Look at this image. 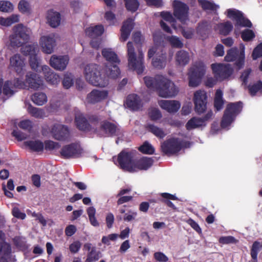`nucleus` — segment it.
Segmentation results:
<instances>
[{
	"label": "nucleus",
	"mask_w": 262,
	"mask_h": 262,
	"mask_svg": "<svg viewBox=\"0 0 262 262\" xmlns=\"http://www.w3.org/2000/svg\"><path fill=\"white\" fill-rule=\"evenodd\" d=\"M84 75L86 80L91 84L104 88L108 84L105 74H103L101 67L95 63H90L85 67Z\"/></svg>",
	"instance_id": "obj_1"
},
{
	"label": "nucleus",
	"mask_w": 262,
	"mask_h": 262,
	"mask_svg": "<svg viewBox=\"0 0 262 262\" xmlns=\"http://www.w3.org/2000/svg\"><path fill=\"white\" fill-rule=\"evenodd\" d=\"M128 66L129 69L136 71L138 74H141L144 70V54L142 50H139L138 56L137 57L132 42L127 43Z\"/></svg>",
	"instance_id": "obj_2"
},
{
	"label": "nucleus",
	"mask_w": 262,
	"mask_h": 262,
	"mask_svg": "<svg viewBox=\"0 0 262 262\" xmlns=\"http://www.w3.org/2000/svg\"><path fill=\"white\" fill-rule=\"evenodd\" d=\"M191 142L179 138H171L164 141L161 146L162 152L168 156L177 154L183 148L190 147Z\"/></svg>",
	"instance_id": "obj_3"
},
{
	"label": "nucleus",
	"mask_w": 262,
	"mask_h": 262,
	"mask_svg": "<svg viewBox=\"0 0 262 262\" xmlns=\"http://www.w3.org/2000/svg\"><path fill=\"white\" fill-rule=\"evenodd\" d=\"M243 107V103L241 101L228 104L221 122V127L225 128L229 126L234 120L236 116L241 112Z\"/></svg>",
	"instance_id": "obj_4"
},
{
	"label": "nucleus",
	"mask_w": 262,
	"mask_h": 262,
	"mask_svg": "<svg viewBox=\"0 0 262 262\" xmlns=\"http://www.w3.org/2000/svg\"><path fill=\"white\" fill-rule=\"evenodd\" d=\"M157 80L159 85L157 91L159 96L163 98H171L177 95L179 89L172 81L163 76L159 77Z\"/></svg>",
	"instance_id": "obj_5"
},
{
	"label": "nucleus",
	"mask_w": 262,
	"mask_h": 262,
	"mask_svg": "<svg viewBox=\"0 0 262 262\" xmlns=\"http://www.w3.org/2000/svg\"><path fill=\"white\" fill-rule=\"evenodd\" d=\"M205 72L206 67L203 62L201 61L195 62L190 68L188 74L189 86L191 87L198 86Z\"/></svg>",
	"instance_id": "obj_6"
},
{
	"label": "nucleus",
	"mask_w": 262,
	"mask_h": 262,
	"mask_svg": "<svg viewBox=\"0 0 262 262\" xmlns=\"http://www.w3.org/2000/svg\"><path fill=\"white\" fill-rule=\"evenodd\" d=\"M211 67L214 77L217 81H223L228 79L233 72L229 64L212 63Z\"/></svg>",
	"instance_id": "obj_7"
},
{
	"label": "nucleus",
	"mask_w": 262,
	"mask_h": 262,
	"mask_svg": "<svg viewBox=\"0 0 262 262\" xmlns=\"http://www.w3.org/2000/svg\"><path fill=\"white\" fill-rule=\"evenodd\" d=\"M227 17L236 21L235 26L251 28L252 24L251 21L245 18L243 13L239 10L235 9H228L226 11Z\"/></svg>",
	"instance_id": "obj_8"
},
{
	"label": "nucleus",
	"mask_w": 262,
	"mask_h": 262,
	"mask_svg": "<svg viewBox=\"0 0 262 262\" xmlns=\"http://www.w3.org/2000/svg\"><path fill=\"white\" fill-rule=\"evenodd\" d=\"M100 128L106 137H122L124 136V131L120 126L107 120L101 122Z\"/></svg>",
	"instance_id": "obj_9"
},
{
	"label": "nucleus",
	"mask_w": 262,
	"mask_h": 262,
	"mask_svg": "<svg viewBox=\"0 0 262 262\" xmlns=\"http://www.w3.org/2000/svg\"><path fill=\"white\" fill-rule=\"evenodd\" d=\"M193 102L196 113L201 115L204 113L207 108V96L205 91L199 90L194 93Z\"/></svg>",
	"instance_id": "obj_10"
},
{
	"label": "nucleus",
	"mask_w": 262,
	"mask_h": 262,
	"mask_svg": "<svg viewBox=\"0 0 262 262\" xmlns=\"http://www.w3.org/2000/svg\"><path fill=\"white\" fill-rule=\"evenodd\" d=\"M120 168L124 170L131 172L134 170L133 168L134 159L132 152H126L124 150L121 151L117 158Z\"/></svg>",
	"instance_id": "obj_11"
},
{
	"label": "nucleus",
	"mask_w": 262,
	"mask_h": 262,
	"mask_svg": "<svg viewBox=\"0 0 262 262\" xmlns=\"http://www.w3.org/2000/svg\"><path fill=\"white\" fill-rule=\"evenodd\" d=\"M82 149L76 143H72L63 146L60 151L61 157L64 159L79 157L82 153Z\"/></svg>",
	"instance_id": "obj_12"
},
{
	"label": "nucleus",
	"mask_w": 262,
	"mask_h": 262,
	"mask_svg": "<svg viewBox=\"0 0 262 262\" xmlns=\"http://www.w3.org/2000/svg\"><path fill=\"white\" fill-rule=\"evenodd\" d=\"M173 15L182 23L184 24L188 19L189 7L185 3L177 0L173 3Z\"/></svg>",
	"instance_id": "obj_13"
},
{
	"label": "nucleus",
	"mask_w": 262,
	"mask_h": 262,
	"mask_svg": "<svg viewBox=\"0 0 262 262\" xmlns=\"http://www.w3.org/2000/svg\"><path fill=\"white\" fill-rule=\"evenodd\" d=\"M54 138L59 141H65L69 136V130L67 126L59 123L54 124L51 130Z\"/></svg>",
	"instance_id": "obj_14"
},
{
	"label": "nucleus",
	"mask_w": 262,
	"mask_h": 262,
	"mask_svg": "<svg viewBox=\"0 0 262 262\" xmlns=\"http://www.w3.org/2000/svg\"><path fill=\"white\" fill-rule=\"evenodd\" d=\"M108 95L107 90H93L89 93L86 97V100L89 103L95 104L106 99Z\"/></svg>",
	"instance_id": "obj_15"
},
{
	"label": "nucleus",
	"mask_w": 262,
	"mask_h": 262,
	"mask_svg": "<svg viewBox=\"0 0 262 262\" xmlns=\"http://www.w3.org/2000/svg\"><path fill=\"white\" fill-rule=\"evenodd\" d=\"M69 61V58L67 55L57 56L53 55L50 60V64L54 69L58 71H63L67 67Z\"/></svg>",
	"instance_id": "obj_16"
},
{
	"label": "nucleus",
	"mask_w": 262,
	"mask_h": 262,
	"mask_svg": "<svg viewBox=\"0 0 262 262\" xmlns=\"http://www.w3.org/2000/svg\"><path fill=\"white\" fill-rule=\"evenodd\" d=\"M124 105L126 107L134 111H139L143 107L141 99L135 94H129L127 96Z\"/></svg>",
	"instance_id": "obj_17"
},
{
	"label": "nucleus",
	"mask_w": 262,
	"mask_h": 262,
	"mask_svg": "<svg viewBox=\"0 0 262 262\" xmlns=\"http://www.w3.org/2000/svg\"><path fill=\"white\" fill-rule=\"evenodd\" d=\"M153 163L154 160L151 158L143 157L138 160L134 159L133 166L134 170L131 172L147 170L152 165Z\"/></svg>",
	"instance_id": "obj_18"
},
{
	"label": "nucleus",
	"mask_w": 262,
	"mask_h": 262,
	"mask_svg": "<svg viewBox=\"0 0 262 262\" xmlns=\"http://www.w3.org/2000/svg\"><path fill=\"white\" fill-rule=\"evenodd\" d=\"M158 104L163 110L169 113H176L180 108V103L176 100H161L158 101Z\"/></svg>",
	"instance_id": "obj_19"
},
{
	"label": "nucleus",
	"mask_w": 262,
	"mask_h": 262,
	"mask_svg": "<svg viewBox=\"0 0 262 262\" xmlns=\"http://www.w3.org/2000/svg\"><path fill=\"white\" fill-rule=\"evenodd\" d=\"M26 82L32 89H37L43 85V80L36 73L29 72L26 76Z\"/></svg>",
	"instance_id": "obj_20"
},
{
	"label": "nucleus",
	"mask_w": 262,
	"mask_h": 262,
	"mask_svg": "<svg viewBox=\"0 0 262 262\" xmlns=\"http://www.w3.org/2000/svg\"><path fill=\"white\" fill-rule=\"evenodd\" d=\"M134 19L133 18H128L123 22L121 29L120 40L121 41H125L128 38L130 32L134 28Z\"/></svg>",
	"instance_id": "obj_21"
},
{
	"label": "nucleus",
	"mask_w": 262,
	"mask_h": 262,
	"mask_svg": "<svg viewBox=\"0 0 262 262\" xmlns=\"http://www.w3.org/2000/svg\"><path fill=\"white\" fill-rule=\"evenodd\" d=\"M40 44L43 52L46 54L52 53L56 45L55 39L49 36H43L41 37Z\"/></svg>",
	"instance_id": "obj_22"
},
{
	"label": "nucleus",
	"mask_w": 262,
	"mask_h": 262,
	"mask_svg": "<svg viewBox=\"0 0 262 262\" xmlns=\"http://www.w3.org/2000/svg\"><path fill=\"white\" fill-rule=\"evenodd\" d=\"M42 70L46 81L52 85L57 84L60 81L58 75L54 73L47 66L42 67Z\"/></svg>",
	"instance_id": "obj_23"
},
{
	"label": "nucleus",
	"mask_w": 262,
	"mask_h": 262,
	"mask_svg": "<svg viewBox=\"0 0 262 262\" xmlns=\"http://www.w3.org/2000/svg\"><path fill=\"white\" fill-rule=\"evenodd\" d=\"M102 55L105 60L108 61L106 64H119L120 60L117 54L111 49H103L102 50Z\"/></svg>",
	"instance_id": "obj_24"
},
{
	"label": "nucleus",
	"mask_w": 262,
	"mask_h": 262,
	"mask_svg": "<svg viewBox=\"0 0 262 262\" xmlns=\"http://www.w3.org/2000/svg\"><path fill=\"white\" fill-rule=\"evenodd\" d=\"M10 64L13 67L16 72L20 74L25 66L24 59L19 54H15L10 59Z\"/></svg>",
	"instance_id": "obj_25"
},
{
	"label": "nucleus",
	"mask_w": 262,
	"mask_h": 262,
	"mask_svg": "<svg viewBox=\"0 0 262 262\" xmlns=\"http://www.w3.org/2000/svg\"><path fill=\"white\" fill-rule=\"evenodd\" d=\"M47 18L50 25L53 28L58 27L60 24V14L53 10L48 11Z\"/></svg>",
	"instance_id": "obj_26"
},
{
	"label": "nucleus",
	"mask_w": 262,
	"mask_h": 262,
	"mask_svg": "<svg viewBox=\"0 0 262 262\" xmlns=\"http://www.w3.org/2000/svg\"><path fill=\"white\" fill-rule=\"evenodd\" d=\"M118 64H106L105 71L107 75L106 77L108 80V78L116 79L119 77L120 74V70L118 67Z\"/></svg>",
	"instance_id": "obj_27"
},
{
	"label": "nucleus",
	"mask_w": 262,
	"mask_h": 262,
	"mask_svg": "<svg viewBox=\"0 0 262 262\" xmlns=\"http://www.w3.org/2000/svg\"><path fill=\"white\" fill-rule=\"evenodd\" d=\"M75 121L77 127L80 130L89 131L91 130V125L89 122V120L83 115H78L76 116Z\"/></svg>",
	"instance_id": "obj_28"
},
{
	"label": "nucleus",
	"mask_w": 262,
	"mask_h": 262,
	"mask_svg": "<svg viewBox=\"0 0 262 262\" xmlns=\"http://www.w3.org/2000/svg\"><path fill=\"white\" fill-rule=\"evenodd\" d=\"M190 60V56L188 52L184 50H180L176 54V62L180 66L187 65Z\"/></svg>",
	"instance_id": "obj_29"
},
{
	"label": "nucleus",
	"mask_w": 262,
	"mask_h": 262,
	"mask_svg": "<svg viewBox=\"0 0 262 262\" xmlns=\"http://www.w3.org/2000/svg\"><path fill=\"white\" fill-rule=\"evenodd\" d=\"M85 32L88 36L92 38H94L95 37L100 36L103 33L104 28L101 25H96L94 27H90L86 28Z\"/></svg>",
	"instance_id": "obj_30"
},
{
	"label": "nucleus",
	"mask_w": 262,
	"mask_h": 262,
	"mask_svg": "<svg viewBox=\"0 0 262 262\" xmlns=\"http://www.w3.org/2000/svg\"><path fill=\"white\" fill-rule=\"evenodd\" d=\"M24 145L29 147L31 150L35 152L42 151L44 148L43 142L39 140L25 141Z\"/></svg>",
	"instance_id": "obj_31"
},
{
	"label": "nucleus",
	"mask_w": 262,
	"mask_h": 262,
	"mask_svg": "<svg viewBox=\"0 0 262 262\" xmlns=\"http://www.w3.org/2000/svg\"><path fill=\"white\" fill-rule=\"evenodd\" d=\"M13 32L16 34L20 38L26 39L27 41L29 39L28 29L21 24L15 26L13 28Z\"/></svg>",
	"instance_id": "obj_32"
},
{
	"label": "nucleus",
	"mask_w": 262,
	"mask_h": 262,
	"mask_svg": "<svg viewBox=\"0 0 262 262\" xmlns=\"http://www.w3.org/2000/svg\"><path fill=\"white\" fill-rule=\"evenodd\" d=\"M167 57L166 54L162 53L152 59V65L158 69H164L166 64Z\"/></svg>",
	"instance_id": "obj_33"
},
{
	"label": "nucleus",
	"mask_w": 262,
	"mask_h": 262,
	"mask_svg": "<svg viewBox=\"0 0 262 262\" xmlns=\"http://www.w3.org/2000/svg\"><path fill=\"white\" fill-rule=\"evenodd\" d=\"M199 5L204 11L210 10L211 11H216L220 6L215 4L212 1L208 0H198Z\"/></svg>",
	"instance_id": "obj_34"
},
{
	"label": "nucleus",
	"mask_w": 262,
	"mask_h": 262,
	"mask_svg": "<svg viewBox=\"0 0 262 262\" xmlns=\"http://www.w3.org/2000/svg\"><path fill=\"white\" fill-rule=\"evenodd\" d=\"M206 126V123H203V121L201 118L192 117L187 122L186 128L187 130H191L196 128Z\"/></svg>",
	"instance_id": "obj_35"
},
{
	"label": "nucleus",
	"mask_w": 262,
	"mask_h": 262,
	"mask_svg": "<svg viewBox=\"0 0 262 262\" xmlns=\"http://www.w3.org/2000/svg\"><path fill=\"white\" fill-rule=\"evenodd\" d=\"M31 100L36 105H42L47 101V97L45 93L36 92L31 97Z\"/></svg>",
	"instance_id": "obj_36"
},
{
	"label": "nucleus",
	"mask_w": 262,
	"mask_h": 262,
	"mask_svg": "<svg viewBox=\"0 0 262 262\" xmlns=\"http://www.w3.org/2000/svg\"><path fill=\"white\" fill-rule=\"evenodd\" d=\"M19 20V15L13 14L7 18L0 17V25L5 27H9L14 23L18 22Z\"/></svg>",
	"instance_id": "obj_37"
},
{
	"label": "nucleus",
	"mask_w": 262,
	"mask_h": 262,
	"mask_svg": "<svg viewBox=\"0 0 262 262\" xmlns=\"http://www.w3.org/2000/svg\"><path fill=\"white\" fill-rule=\"evenodd\" d=\"M161 196L163 198V199L161 200L162 203L173 209H176L175 205L170 201V200H178V198L175 195L164 192L161 194Z\"/></svg>",
	"instance_id": "obj_38"
},
{
	"label": "nucleus",
	"mask_w": 262,
	"mask_h": 262,
	"mask_svg": "<svg viewBox=\"0 0 262 262\" xmlns=\"http://www.w3.org/2000/svg\"><path fill=\"white\" fill-rule=\"evenodd\" d=\"M224 101L223 99V92L218 89L216 90L214 99V106L216 111H220L223 108Z\"/></svg>",
	"instance_id": "obj_39"
},
{
	"label": "nucleus",
	"mask_w": 262,
	"mask_h": 262,
	"mask_svg": "<svg viewBox=\"0 0 262 262\" xmlns=\"http://www.w3.org/2000/svg\"><path fill=\"white\" fill-rule=\"evenodd\" d=\"M233 28V25L230 21H227L218 25L219 33L224 36L228 35L232 30Z\"/></svg>",
	"instance_id": "obj_40"
},
{
	"label": "nucleus",
	"mask_w": 262,
	"mask_h": 262,
	"mask_svg": "<svg viewBox=\"0 0 262 262\" xmlns=\"http://www.w3.org/2000/svg\"><path fill=\"white\" fill-rule=\"evenodd\" d=\"M100 251H97L96 247H93V249L89 252L84 262H95L101 257Z\"/></svg>",
	"instance_id": "obj_41"
},
{
	"label": "nucleus",
	"mask_w": 262,
	"mask_h": 262,
	"mask_svg": "<svg viewBox=\"0 0 262 262\" xmlns=\"http://www.w3.org/2000/svg\"><path fill=\"white\" fill-rule=\"evenodd\" d=\"M160 77H162V76L157 75L155 78L147 76L145 77L144 78V81L146 86L149 89L156 90L157 91V89L159 85L157 80L158 78Z\"/></svg>",
	"instance_id": "obj_42"
},
{
	"label": "nucleus",
	"mask_w": 262,
	"mask_h": 262,
	"mask_svg": "<svg viewBox=\"0 0 262 262\" xmlns=\"http://www.w3.org/2000/svg\"><path fill=\"white\" fill-rule=\"evenodd\" d=\"M166 40L173 48L181 49L184 46V43L182 40L177 36L172 35L170 36H167L166 37Z\"/></svg>",
	"instance_id": "obj_43"
},
{
	"label": "nucleus",
	"mask_w": 262,
	"mask_h": 262,
	"mask_svg": "<svg viewBox=\"0 0 262 262\" xmlns=\"http://www.w3.org/2000/svg\"><path fill=\"white\" fill-rule=\"evenodd\" d=\"M10 43L12 47H19L28 41L26 39L20 38L19 36L13 32V34L10 36Z\"/></svg>",
	"instance_id": "obj_44"
},
{
	"label": "nucleus",
	"mask_w": 262,
	"mask_h": 262,
	"mask_svg": "<svg viewBox=\"0 0 262 262\" xmlns=\"http://www.w3.org/2000/svg\"><path fill=\"white\" fill-rule=\"evenodd\" d=\"M260 243L255 241L252 246L250 254L253 262H257V254L260 249Z\"/></svg>",
	"instance_id": "obj_45"
},
{
	"label": "nucleus",
	"mask_w": 262,
	"mask_h": 262,
	"mask_svg": "<svg viewBox=\"0 0 262 262\" xmlns=\"http://www.w3.org/2000/svg\"><path fill=\"white\" fill-rule=\"evenodd\" d=\"M147 129L156 137L160 139H163L166 136V134L162 128H159L153 124L148 125Z\"/></svg>",
	"instance_id": "obj_46"
},
{
	"label": "nucleus",
	"mask_w": 262,
	"mask_h": 262,
	"mask_svg": "<svg viewBox=\"0 0 262 262\" xmlns=\"http://www.w3.org/2000/svg\"><path fill=\"white\" fill-rule=\"evenodd\" d=\"M62 84L64 88L69 89L74 84V76L70 73H67L64 75Z\"/></svg>",
	"instance_id": "obj_47"
},
{
	"label": "nucleus",
	"mask_w": 262,
	"mask_h": 262,
	"mask_svg": "<svg viewBox=\"0 0 262 262\" xmlns=\"http://www.w3.org/2000/svg\"><path fill=\"white\" fill-rule=\"evenodd\" d=\"M28 111L31 116L36 118H42L45 116V112L42 109L33 107L31 105L29 106Z\"/></svg>",
	"instance_id": "obj_48"
},
{
	"label": "nucleus",
	"mask_w": 262,
	"mask_h": 262,
	"mask_svg": "<svg viewBox=\"0 0 262 262\" xmlns=\"http://www.w3.org/2000/svg\"><path fill=\"white\" fill-rule=\"evenodd\" d=\"M124 2L128 11L135 12L138 9L139 3L138 0H124Z\"/></svg>",
	"instance_id": "obj_49"
},
{
	"label": "nucleus",
	"mask_w": 262,
	"mask_h": 262,
	"mask_svg": "<svg viewBox=\"0 0 262 262\" xmlns=\"http://www.w3.org/2000/svg\"><path fill=\"white\" fill-rule=\"evenodd\" d=\"M239 53V51L236 48H233L229 49L225 57L226 61H233L236 60Z\"/></svg>",
	"instance_id": "obj_50"
},
{
	"label": "nucleus",
	"mask_w": 262,
	"mask_h": 262,
	"mask_svg": "<svg viewBox=\"0 0 262 262\" xmlns=\"http://www.w3.org/2000/svg\"><path fill=\"white\" fill-rule=\"evenodd\" d=\"M18 9L21 13L29 14L31 7L29 3L26 0H20L18 5Z\"/></svg>",
	"instance_id": "obj_51"
},
{
	"label": "nucleus",
	"mask_w": 262,
	"mask_h": 262,
	"mask_svg": "<svg viewBox=\"0 0 262 262\" xmlns=\"http://www.w3.org/2000/svg\"><path fill=\"white\" fill-rule=\"evenodd\" d=\"M248 89L250 95L252 96H255L257 92L262 90V81L259 80L253 84H249Z\"/></svg>",
	"instance_id": "obj_52"
},
{
	"label": "nucleus",
	"mask_w": 262,
	"mask_h": 262,
	"mask_svg": "<svg viewBox=\"0 0 262 262\" xmlns=\"http://www.w3.org/2000/svg\"><path fill=\"white\" fill-rule=\"evenodd\" d=\"M14 88L12 82L9 80L5 81L3 85V94L7 96H11L14 93L12 88Z\"/></svg>",
	"instance_id": "obj_53"
},
{
	"label": "nucleus",
	"mask_w": 262,
	"mask_h": 262,
	"mask_svg": "<svg viewBox=\"0 0 262 262\" xmlns=\"http://www.w3.org/2000/svg\"><path fill=\"white\" fill-rule=\"evenodd\" d=\"M21 52L25 56H29L30 57L36 54L35 48L32 45H26L21 48Z\"/></svg>",
	"instance_id": "obj_54"
},
{
	"label": "nucleus",
	"mask_w": 262,
	"mask_h": 262,
	"mask_svg": "<svg viewBox=\"0 0 262 262\" xmlns=\"http://www.w3.org/2000/svg\"><path fill=\"white\" fill-rule=\"evenodd\" d=\"M138 150L143 154L151 155L154 153L155 149L147 142H145L138 148Z\"/></svg>",
	"instance_id": "obj_55"
},
{
	"label": "nucleus",
	"mask_w": 262,
	"mask_h": 262,
	"mask_svg": "<svg viewBox=\"0 0 262 262\" xmlns=\"http://www.w3.org/2000/svg\"><path fill=\"white\" fill-rule=\"evenodd\" d=\"M255 35L253 30L245 29L241 33V37L244 41H249L255 38Z\"/></svg>",
	"instance_id": "obj_56"
},
{
	"label": "nucleus",
	"mask_w": 262,
	"mask_h": 262,
	"mask_svg": "<svg viewBox=\"0 0 262 262\" xmlns=\"http://www.w3.org/2000/svg\"><path fill=\"white\" fill-rule=\"evenodd\" d=\"M148 116L152 121H157L162 118L160 111L156 108H152L149 110Z\"/></svg>",
	"instance_id": "obj_57"
},
{
	"label": "nucleus",
	"mask_w": 262,
	"mask_h": 262,
	"mask_svg": "<svg viewBox=\"0 0 262 262\" xmlns=\"http://www.w3.org/2000/svg\"><path fill=\"white\" fill-rule=\"evenodd\" d=\"M13 10V4L9 1H0V11L11 12Z\"/></svg>",
	"instance_id": "obj_58"
},
{
	"label": "nucleus",
	"mask_w": 262,
	"mask_h": 262,
	"mask_svg": "<svg viewBox=\"0 0 262 262\" xmlns=\"http://www.w3.org/2000/svg\"><path fill=\"white\" fill-rule=\"evenodd\" d=\"M161 16L164 20L169 22L174 29L177 28L176 26L174 25L176 20L170 12H162L161 13Z\"/></svg>",
	"instance_id": "obj_59"
},
{
	"label": "nucleus",
	"mask_w": 262,
	"mask_h": 262,
	"mask_svg": "<svg viewBox=\"0 0 262 262\" xmlns=\"http://www.w3.org/2000/svg\"><path fill=\"white\" fill-rule=\"evenodd\" d=\"M219 242L222 244H235L237 240L232 236H221L219 239Z\"/></svg>",
	"instance_id": "obj_60"
},
{
	"label": "nucleus",
	"mask_w": 262,
	"mask_h": 262,
	"mask_svg": "<svg viewBox=\"0 0 262 262\" xmlns=\"http://www.w3.org/2000/svg\"><path fill=\"white\" fill-rule=\"evenodd\" d=\"M262 56V42L258 44L253 50L252 54L253 59L256 60Z\"/></svg>",
	"instance_id": "obj_61"
},
{
	"label": "nucleus",
	"mask_w": 262,
	"mask_h": 262,
	"mask_svg": "<svg viewBox=\"0 0 262 262\" xmlns=\"http://www.w3.org/2000/svg\"><path fill=\"white\" fill-rule=\"evenodd\" d=\"M81 247V243L79 241H74L69 246V250L72 253H77Z\"/></svg>",
	"instance_id": "obj_62"
},
{
	"label": "nucleus",
	"mask_w": 262,
	"mask_h": 262,
	"mask_svg": "<svg viewBox=\"0 0 262 262\" xmlns=\"http://www.w3.org/2000/svg\"><path fill=\"white\" fill-rule=\"evenodd\" d=\"M18 125L20 128L29 132L32 128V122L29 120H25L20 121Z\"/></svg>",
	"instance_id": "obj_63"
},
{
	"label": "nucleus",
	"mask_w": 262,
	"mask_h": 262,
	"mask_svg": "<svg viewBox=\"0 0 262 262\" xmlns=\"http://www.w3.org/2000/svg\"><path fill=\"white\" fill-rule=\"evenodd\" d=\"M186 222L199 234H201L202 233V229L200 226L193 219L190 218L186 221Z\"/></svg>",
	"instance_id": "obj_64"
}]
</instances>
